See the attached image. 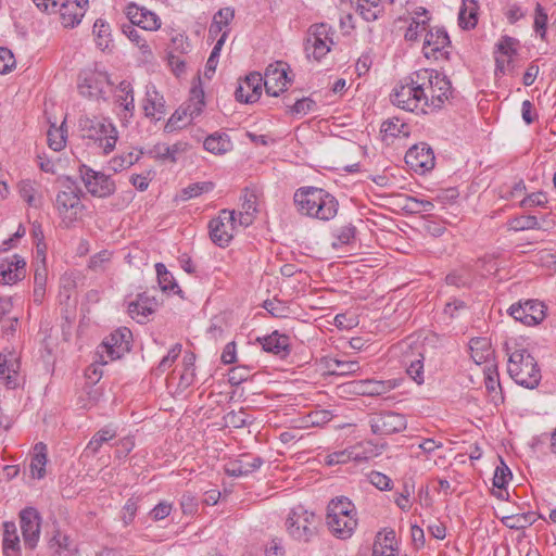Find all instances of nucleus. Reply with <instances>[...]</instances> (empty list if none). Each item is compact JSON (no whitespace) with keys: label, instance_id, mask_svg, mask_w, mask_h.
<instances>
[{"label":"nucleus","instance_id":"nucleus-1","mask_svg":"<svg viewBox=\"0 0 556 556\" xmlns=\"http://www.w3.org/2000/svg\"><path fill=\"white\" fill-rule=\"evenodd\" d=\"M508 356L507 371L510 378L519 386L535 389L541 381V369L529 350L517 341L505 343Z\"/></svg>","mask_w":556,"mask_h":556},{"label":"nucleus","instance_id":"nucleus-2","mask_svg":"<svg viewBox=\"0 0 556 556\" xmlns=\"http://www.w3.org/2000/svg\"><path fill=\"white\" fill-rule=\"evenodd\" d=\"M293 199L299 212L306 216L329 220L337 215L338 201L321 188H300L295 191Z\"/></svg>","mask_w":556,"mask_h":556},{"label":"nucleus","instance_id":"nucleus-3","mask_svg":"<svg viewBox=\"0 0 556 556\" xmlns=\"http://www.w3.org/2000/svg\"><path fill=\"white\" fill-rule=\"evenodd\" d=\"M326 523L336 538H351L358 523L354 503L345 496L332 498L327 506Z\"/></svg>","mask_w":556,"mask_h":556},{"label":"nucleus","instance_id":"nucleus-4","mask_svg":"<svg viewBox=\"0 0 556 556\" xmlns=\"http://www.w3.org/2000/svg\"><path fill=\"white\" fill-rule=\"evenodd\" d=\"M418 75L416 72L401 80L390 94L391 102L407 112L416 114L428 113L427 97L420 89L419 81L417 83Z\"/></svg>","mask_w":556,"mask_h":556},{"label":"nucleus","instance_id":"nucleus-5","mask_svg":"<svg viewBox=\"0 0 556 556\" xmlns=\"http://www.w3.org/2000/svg\"><path fill=\"white\" fill-rule=\"evenodd\" d=\"M59 191L55 198V208L65 227L74 224L81 211L80 189L75 180L70 177H61L58 179Z\"/></svg>","mask_w":556,"mask_h":556},{"label":"nucleus","instance_id":"nucleus-6","mask_svg":"<svg viewBox=\"0 0 556 556\" xmlns=\"http://www.w3.org/2000/svg\"><path fill=\"white\" fill-rule=\"evenodd\" d=\"M416 74L418 75L417 83L419 81L420 89L427 97L428 110L440 109L452 94L450 79L432 68H421L416 71Z\"/></svg>","mask_w":556,"mask_h":556},{"label":"nucleus","instance_id":"nucleus-7","mask_svg":"<svg viewBox=\"0 0 556 556\" xmlns=\"http://www.w3.org/2000/svg\"><path fill=\"white\" fill-rule=\"evenodd\" d=\"M286 528L292 539L308 543L317 535L318 518L315 513L298 505L291 509L286 520Z\"/></svg>","mask_w":556,"mask_h":556},{"label":"nucleus","instance_id":"nucleus-8","mask_svg":"<svg viewBox=\"0 0 556 556\" xmlns=\"http://www.w3.org/2000/svg\"><path fill=\"white\" fill-rule=\"evenodd\" d=\"M238 226L236 211L222 210L218 216L208 222V235L212 242L219 248L228 247Z\"/></svg>","mask_w":556,"mask_h":556},{"label":"nucleus","instance_id":"nucleus-9","mask_svg":"<svg viewBox=\"0 0 556 556\" xmlns=\"http://www.w3.org/2000/svg\"><path fill=\"white\" fill-rule=\"evenodd\" d=\"M332 29L325 23L312 25L308 29L305 41V53L307 58L321 60L331 50L333 45Z\"/></svg>","mask_w":556,"mask_h":556},{"label":"nucleus","instance_id":"nucleus-10","mask_svg":"<svg viewBox=\"0 0 556 556\" xmlns=\"http://www.w3.org/2000/svg\"><path fill=\"white\" fill-rule=\"evenodd\" d=\"M77 88L80 96L99 100L104 89V66L96 62L92 66L84 68L78 77Z\"/></svg>","mask_w":556,"mask_h":556},{"label":"nucleus","instance_id":"nucleus-11","mask_svg":"<svg viewBox=\"0 0 556 556\" xmlns=\"http://www.w3.org/2000/svg\"><path fill=\"white\" fill-rule=\"evenodd\" d=\"M371 432L377 435H391L402 432L407 427V419L403 414L383 410L369 415Z\"/></svg>","mask_w":556,"mask_h":556},{"label":"nucleus","instance_id":"nucleus-12","mask_svg":"<svg viewBox=\"0 0 556 556\" xmlns=\"http://www.w3.org/2000/svg\"><path fill=\"white\" fill-rule=\"evenodd\" d=\"M450 49L451 40L444 27L435 26L427 30L422 46L427 59L447 60Z\"/></svg>","mask_w":556,"mask_h":556},{"label":"nucleus","instance_id":"nucleus-13","mask_svg":"<svg viewBox=\"0 0 556 556\" xmlns=\"http://www.w3.org/2000/svg\"><path fill=\"white\" fill-rule=\"evenodd\" d=\"M545 305L538 300H527L510 305L508 313L517 321L526 326H536L541 324L545 316Z\"/></svg>","mask_w":556,"mask_h":556},{"label":"nucleus","instance_id":"nucleus-14","mask_svg":"<svg viewBox=\"0 0 556 556\" xmlns=\"http://www.w3.org/2000/svg\"><path fill=\"white\" fill-rule=\"evenodd\" d=\"M405 163L415 173L425 174L434 167V153L428 143L419 142L407 150Z\"/></svg>","mask_w":556,"mask_h":556},{"label":"nucleus","instance_id":"nucleus-15","mask_svg":"<svg viewBox=\"0 0 556 556\" xmlns=\"http://www.w3.org/2000/svg\"><path fill=\"white\" fill-rule=\"evenodd\" d=\"M287 70L288 66L283 62H276L266 67L263 85L268 96L278 97L287 89V85L291 81Z\"/></svg>","mask_w":556,"mask_h":556},{"label":"nucleus","instance_id":"nucleus-16","mask_svg":"<svg viewBox=\"0 0 556 556\" xmlns=\"http://www.w3.org/2000/svg\"><path fill=\"white\" fill-rule=\"evenodd\" d=\"M40 521L39 513L33 507L25 508L20 513V527L24 545L29 549H34L38 544Z\"/></svg>","mask_w":556,"mask_h":556},{"label":"nucleus","instance_id":"nucleus-17","mask_svg":"<svg viewBox=\"0 0 556 556\" xmlns=\"http://www.w3.org/2000/svg\"><path fill=\"white\" fill-rule=\"evenodd\" d=\"M115 111L122 123L128 122L135 111L134 89L129 81H121L113 90Z\"/></svg>","mask_w":556,"mask_h":556},{"label":"nucleus","instance_id":"nucleus-18","mask_svg":"<svg viewBox=\"0 0 556 556\" xmlns=\"http://www.w3.org/2000/svg\"><path fill=\"white\" fill-rule=\"evenodd\" d=\"M126 15L131 25L138 26L144 30L155 31L160 29L162 25L161 18L155 12L136 3H129L127 5Z\"/></svg>","mask_w":556,"mask_h":556},{"label":"nucleus","instance_id":"nucleus-19","mask_svg":"<svg viewBox=\"0 0 556 556\" xmlns=\"http://www.w3.org/2000/svg\"><path fill=\"white\" fill-rule=\"evenodd\" d=\"M132 333L127 327H119L111 332L106 340V357L111 361L121 359L130 351Z\"/></svg>","mask_w":556,"mask_h":556},{"label":"nucleus","instance_id":"nucleus-20","mask_svg":"<svg viewBox=\"0 0 556 556\" xmlns=\"http://www.w3.org/2000/svg\"><path fill=\"white\" fill-rule=\"evenodd\" d=\"M263 86V76L257 72L250 73L239 83L235 91L236 99L243 103H254L260 99Z\"/></svg>","mask_w":556,"mask_h":556},{"label":"nucleus","instance_id":"nucleus-21","mask_svg":"<svg viewBox=\"0 0 556 556\" xmlns=\"http://www.w3.org/2000/svg\"><path fill=\"white\" fill-rule=\"evenodd\" d=\"M264 464V459L252 454H242L236 459H231L225 464L224 469L229 477H245Z\"/></svg>","mask_w":556,"mask_h":556},{"label":"nucleus","instance_id":"nucleus-22","mask_svg":"<svg viewBox=\"0 0 556 556\" xmlns=\"http://www.w3.org/2000/svg\"><path fill=\"white\" fill-rule=\"evenodd\" d=\"M372 457V450L367 448L364 444H357L344 448L342 451H337L330 453L326 456L325 463L329 466L346 464L350 460H354L357 463L368 460Z\"/></svg>","mask_w":556,"mask_h":556},{"label":"nucleus","instance_id":"nucleus-23","mask_svg":"<svg viewBox=\"0 0 556 556\" xmlns=\"http://www.w3.org/2000/svg\"><path fill=\"white\" fill-rule=\"evenodd\" d=\"M157 301L147 292L139 293L127 306L128 315L139 324H144L157 308Z\"/></svg>","mask_w":556,"mask_h":556},{"label":"nucleus","instance_id":"nucleus-24","mask_svg":"<svg viewBox=\"0 0 556 556\" xmlns=\"http://www.w3.org/2000/svg\"><path fill=\"white\" fill-rule=\"evenodd\" d=\"M142 109L146 117L154 121L162 119L166 114V105L163 94H161L154 85L146 87V96L142 101Z\"/></svg>","mask_w":556,"mask_h":556},{"label":"nucleus","instance_id":"nucleus-25","mask_svg":"<svg viewBox=\"0 0 556 556\" xmlns=\"http://www.w3.org/2000/svg\"><path fill=\"white\" fill-rule=\"evenodd\" d=\"M88 0H64L58 11L65 27L78 25L86 13Z\"/></svg>","mask_w":556,"mask_h":556},{"label":"nucleus","instance_id":"nucleus-26","mask_svg":"<svg viewBox=\"0 0 556 556\" xmlns=\"http://www.w3.org/2000/svg\"><path fill=\"white\" fill-rule=\"evenodd\" d=\"M351 387L357 394L365 396H379L393 390L396 384L393 380H359L352 382Z\"/></svg>","mask_w":556,"mask_h":556},{"label":"nucleus","instance_id":"nucleus-27","mask_svg":"<svg viewBox=\"0 0 556 556\" xmlns=\"http://www.w3.org/2000/svg\"><path fill=\"white\" fill-rule=\"evenodd\" d=\"M20 362L14 353L0 354V380L10 389L18 384Z\"/></svg>","mask_w":556,"mask_h":556},{"label":"nucleus","instance_id":"nucleus-28","mask_svg":"<svg viewBox=\"0 0 556 556\" xmlns=\"http://www.w3.org/2000/svg\"><path fill=\"white\" fill-rule=\"evenodd\" d=\"M257 341L261 343L263 350L268 353H273L280 358H285L290 353V338L286 334H281L278 331L258 338Z\"/></svg>","mask_w":556,"mask_h":556},{"label":"nucleus","instance_id":"nucleus-29","mask_svg":"<svg viewBox=\"0 0 556 556\" xmlns=\"http://www.w3.org/2000/svg\"><path fill=\"white\" fill-rule=\"evenodd\" d=\"M79 174L87 191L92 197L102 198L104 195V173L83 164L79 167Z\"/></svg>","mask_w":556,"mask_h":556},{"label":"nucleus","instance_id":"nucleus-30","mask_svg":"<svg viewBox=\"0 0 556 556\" xmlns=\"http://www.w3.org/2000/svg\"><path fill=\"white\" fill-rule=\"evenodd\" d=\"M241 211L237 214L239 226L247 228L255 219L257 213V195L254 191L245 188L241 195Z\"/></svg>","mask_w":556,"mask_h":556},{"label":"nucleus","instance_id":"nucleus-31","mask_svg":"<svg viewBox=\"0 0 556 556\" xmlns=\"http://www.w3.org/2000/svg\"><path fill=\"white\" fill-rule=\"evenodd\" d=\"M79 128L84 138L93 140L99 146L102 144L104 134L103 118L89 115L81 116L79 118Z\"/></svg>","mask_w":556,"mask_h":556},{"label":"nucleus","instance_id":"nucleus-32","mask_svg":"<svg viewBox=\"0 0 556 556\" xmlns=\"http://www.w3.org/2000/svg\"><path fill=\"white\" fill-rule=\"evenodd\" d=\"M356 233V227L351 223L334 226L331 230V247L336 250L344 247L353 248Z\"/></svg>","mask_w":556,"mask_h":556},{"label":"nucleus","instance_id":"nucleus-33","mask_svg":"<svg viewBox=\"0 0 556 556\" xmlns=\"http://www.w3.org/2000/svg\"><path fill=\"white\" fill-rule=\"evenodd\" d=\"M235 17V11L231 8H223L213 16L208 28V39L215 40L225 30L228 33V26Z\"/></svg>","mask_w":556,"mask_h":556},{"label":"nucleus","instance_id":"nucleus-34","mask_svg":"<svg viewBox=\"0 0 556 556\" xmlns=\"http://www.w3.org/2000/svg\"><path fill=\"white\" fill-rule=\"evenodd\" d=\"M479 5L476 0H463L458 12V25L463 29H472L478 23Z\"/></svg>","mask_w":556,"mask_h":556},{"label":"nucleus","instance_id":"nucleus-35","mask_svg":"<svg viewBox=\"0 0 556 556\" xmlns=\"http://www.w3.org/2000/svg\"><path fill=\"white\" fill-rule=\"evenodd\" d=\"M424 353L417 351L412 356L406 355L404 357V364L406 365L407 375L417 383L422 384L425 381L424 375Z\"/></svg>","mask_w":556,"mask_h":556},{"label":"nucleus","instance_id":"nucleus-36","mask_svg":"<svg viewBox=\"0 0 556 556\" xmlns=\"http://www.w3.org/2000/svg\"><path fill=\"white\" fill-rule=\"evenodd\" d=\"M395 534L393 531L382 534L379 532L372 546V556H399L394 548Z\"/></svg>","mask_w":556,"mask_h":556},{"label":"nucleus","instance_id":"nucleus-37","mask_svg":"<svg viewBox=\"0 0 556 556\" xmlns=\"http://www.w3.org/2000/svg\"><path fill=\"white\" fill-rule=\"evenodd\" d=\"M421 15H424V18L410 17L409 25L404 34V38L406 41H418L421 34L428 30L430 22L429 12L426 9H422Z\"/></svg>","mask_w":556,"mask_h":556},{"label":"nucleus","instance_id":"nucleus-38","mask_svg":"<svg viewBox=\"0 0 556 556\" xmlns=\"http://www.w3.org/2000/svg\"><path fill=\"white\" fill-rule=\"evenodd\" d=\"M471 357L477 364L486 363L492 355L491 343L488 338L476 337L469 341Z\"/></svg>","mask_w":556,"mask_h":556},{"label":"nucleus","instance_id":"nucleus-39","mask_svg":"<svg viewBox=\"0 0 556 556\" xmlns=\"http://www.w3.org/2000/svg\"><path fill=\"white\" fill-rule=\"evenodd\" d=\"M206 151L214 154H224L231 149V141L226 134L210 135L203 143Z\"/></svg>","mask_w":556,"mask_h":556},{"label":"nucleus","instance_id":"nucleus-40","mask_svg":"<svg viewBox=\"0 0 556 556\" xmlns=\"http://www.w3.org/2000/svg\"><path fill=\"white\" fill-rule=\"evenodd\" d=\"M356 11L367 22L376 21L383 12L381 0H357Z\"/></svg>","mask_w":556,"mask_h":556},{"label":"nucleus","instance_id":"nucleus-41","mask_svg":"<svg viewBox=\"0 0 556 556\" xmlns=\"http://www.w3.org/2000/svg\"><path fill=\"white\" fill-rule=\"evenodd\" d=\"M191 93L192 96L190 100L182 105L184 110H186L188 115L187 123H190L191 121L200 116L205 105L204 92L202 89L192 88Z\"/></svg>","mask_w":556,"mask_h":556},{"label":"nucleus","instance_id":"nucleus-42","mask_svg":"<svg viewBox=\"0 0 556 556\" xmlns=\"http://www.w3.org/2000/svg\"><path fill=\"white\" fill-rule=\"evenodd\" d=\"M50 548L55 556H75L77 549L70 536L58 532L50 541Z\"/></svg>","mask_w":556,"mask_h":556},{"label":"nucleus","instance_id":"nucleus-43","mask_svg":"<svg viewBox=\"0 0 556 556\" xmlns=\"http://www.w3.org/2000/svg\"><path fill=\"white\" fill-rule=\"evenodd\" d=\"M536 520V515L533 511L513 514L502 518V522L509 529L520 530L526 529L533 525Z\"/></svg>","mask_w":556,"mask_h":556},{"label":"nucleus","instance_id":"nucleus-44","mask_svg":"<svg viewBox=\"0 0 556 556\" xmlns=\"http://www.w3.org/2000/svg\"><path fill=\"white\" fill-rule=\"evenodd\" d=\"M48 144L53 151H61L65 148L67 129L65 128V121L56 127L52 124L48 130Z\"/></svg>","mask_w":556,"mask_h":556},{"label":"nucleus","instance_id":"nucleus-45","mask_svg":"<svg viewBox=\"0 0 556 556\" xmlns=\"http://www.w3.org/2000/svg\"><path fill=\"white\" fill-rule=\"evenodd\" d=\"M46 448V445L41 442L35 445V455L30 463V471L33 477L40 479L45 475V468L47 464Z\"/></svg>","mask_w":556,"mask_h":556},{"label":"nucleus","instance_id":"nucleus-46","mask_svg":"<svg viewBox=\"0 0 556 556\" xmlns=\"http://www.w3.org/2000/svg\"><path fill=\"white\" fill-rule=\"evenodd\" d=\"M518 39L504 35L495 45V53L507 58V64H511L513 58L517 54Z\"/></svg>","mask_w":556,"mask_h":556},{"label":"nucleus","instance_id":"nucleus-47","mask_svg":"<svg viewBox=\"0 0 556 556\" xmlns=\"http://www.w3.org/2000/svg\"><path fill=\"white\" fill-rule=\"evenodd\" d=\"M330 372L338 376L353 375L359 370L357 361H343L333 358L328 364Z\"/></svg>","mask_w":556,"mask_h":556},{"label":"nucleus","instance_id":"nucleus-48","mask_svg":"<svg viewBox=\"0 0 556 556\" xmlns=\"http://www.w3.org/2000/svg\"><path fill=\"white\" fill-rule=\"evenodd\" d=\"M123 33L127 36V38L136 43L141 54L144 58L152 56V50L148 45L147 40L140 35V33L135 28L134 25H127L123 27Z\"/></svg>","mask_w":556,"mask_h":556},{"label":"nucleus","instance_id":"nucleus-49","mask_svg":"<svg viewBox=\"0 0 556 556\" xmlns=\"http://www.w3.org/2000/svg\"><path fill=\"white\" fill-rule=\"evenodd\" d=\"M195 355L192 352H186L184 356V372L180 376V384L189 387L194 380Z\"/></svg>","mask_w":556,"mask_h":556},{"label":"nucleus","instance_id":"nucleus-50","mask_svg":"<svg viewBox=\"0 0 556 556\" xmlns=\"http://www.w3.org/2000/svg\"><path fill=\"white\" fill-rule=\"evenodd\" d=\"M509 227L515 231L540 229V223L533 215H521L510 219Z\"/></svg>","mask_w":556,"mask_h":556},{"label":"nucleus","instance_id":"nucleus-51","mask_svg":"<svg viewBox=\"0 0 556 556\" xmlns=\"http://www.w3.org/2000/svg\"><path fill=\"white\" fill-rule=\"evenodd\" d=\"M155 270L157 283L163 291H173L175 288H178L173 275L167 270L164 264H155Z\"/></svg>","mask_w":556,"mask_h":556},{"label":"nucleus","instance_id":"nucleus-52","mask_svg":"<svg viewBox=\"0 0 556 556\" xmlns=\"http://www.w3.org/2000/svg\"><path fill=\"white\" fill-rule=\"evenodd\" d=\"M484 383L488 392L490 394L495 393V395H497V390H501L497 366L494 363L488 364L484 368Z\"/></svg>","mask_w":556,"mask_h":556},{"label":"nucleus","instance_id":"nucleus-53","mask_svg":"<svg viewBox=\"0 0 556 556\" xmlns=\"http://www.w3.org/2000/svg\"><path fill=\"white\" fill-rule=\"evenodd\" d=\"M191 45L187 36L177 34L172 37L168 46V54L182 55L190 51Z\"/></svg>","mask_w":556,"mask_h":556},{"label":"nucleus","instance_id":"nucleus-54","mask_svg":"<svg viewBox=\"0 0 556 556\" xmlns=\"http://www.w3.org/2000/svg\"><path fill=\"white\" fill-rule=\"evenodd\" d=\"M214 189V184L212 181H201L191 184L185 189H182V198L185 200H189L195 197H199L203 193H207Z\"/></svg>","mask_w":556,"mask_h":556},{"label":"nucleus","instance_id":"nucleus-55","mask_svg":"<svg viewBox=\"0 0 556 556\" xmlns=\"http://www.w3.org/2000/svg\"><path fill=\"white\" fill-rule=\"evenodd\" d=\"M547 21L548 16L544 8L540 3H536L533 28L542 40H546Z\"/></svg>","mask_w":556,"mask_h":556},{"label":"nucleus","instance_id":"nucleus-56","mask_svg":"<svg viewBox=\"0 0 556 556\" xmlns=\"http://www.w3.org/2000/svg\"><path fill=\"white\" fill-rule=\"evenodd\" d=\"M187 121H188L187 112H186V110H184V106L181 105L179 109H177L172 114V116L167 121V123L165 125V131L172 132L177 129H180L188 124Z\"/></svg>","mask_w":556,"mask_h":556},{"label":"nucleus","instance_id":"nucleus-57","mask_svg":"<svg viewBox=\"0 0 556 556\" xmlns=\"http://www.w3.org/2000/svg\"><path fill=\"white\" fill-rule=\"evenodd\" d=\"M225 419L233 428H243L252 422L251 416L243 408L229 412Z\"/></svg>","mask_w":556,"mask_h":556},{"label":"nucleus","instance_id":"nucleus-58","mask_svg":"<svg viewBox=\"0 0 556 556\" xmlns=\"http://www.w3.org/2000/svg\"><path fill=\"white\" fill-rule=\"evenodd\" d=\"M137 159L138 157H135V155L131 152L119 156H115L109 161L106 168L111 169L113 173H117L119 170L128 168L137 161Z\"/></svg>","mask_w":556,"mask_h":556},{"label":"nucleus","instance_id":"nucleus-59","mask_svg":"<svg viewBox=\"0 0 556 556\" xmlns=\"http://www.w3.org/2000/svg\"><path fill=\"white\" fill-rule=\"evenodd\" d=\"M547 204V195L543 191H536L525 197L520 202L521 208H532L535 206L545 207Z\"/></svg>","mask_w":556,"mask_h":556},{"label":"nucleus","instance_id":"nucleus-60","mask_svg":"<svg viewBox=\"0 0 556 556\" xmlns=\"http://www.w3.org/2000/svg\"><path fill=\"white\" fill-rule=\"evenodd\" d=\"M316 102L311 98H302L295 101V103L290 106V114L294 116H304L309 112L316 110Z\"/></svg>","mask_w":556,"mask_h":556},{"label":"nucleus","instance_id":"nucleus-61","mask_svg":"<svg viewBox=\"0 0 556 556\" xmlns=\"http://www.w3.org/2000/svg\"><path fill=\"white\" fill-rule=\"evenodd\" d=\"M104 374V363L94 362L85 371L86 384L96 386Z\"/></svg>","mask_w":556,"mask_h":556},{"label":"nucleus","instance_id":"nucleus-62","mask_svg":"<svg viewBox=\"0 0 556 556\" xmlns=\"http://www.w3.org/2000/svg\"><path fill=\"white\" fill-rule=\"evenodd\" d=\"M21 280L17 271H15V268L10 260H4L0 264V281H2L5 285L15 283L16 281Z\"/></svg>","mask_w":556,"mask_h":556},{"label":"nucleus","instance_id":"nucleus-63","mask_svg":"<svg viewBox=\"0 0 556 556\" xmlns=\"http://www.w3.org/2000/svg\"><path fill=\"white\" fill-rule=\"evenodd\" d=\"M20 547V538L14 522L3 523V547Z\"/></svg>","mask_w":556,"mask_h":556},{"label":"nucleus","instance_id":"nucleus-64","mask_svg":"<svg viewBox=\"0 0 556 556\" xmlns=\"http://www.w3.org/2000/svg\"><path fill=\"white\" fill-rule=\"evenodd\" d=\"M20 194L30 206H38L39 201L36 199L35 185L30 180H24L20 184Z\"/></svg>","mask_w":556,"mask_h":556}]
</instances>
